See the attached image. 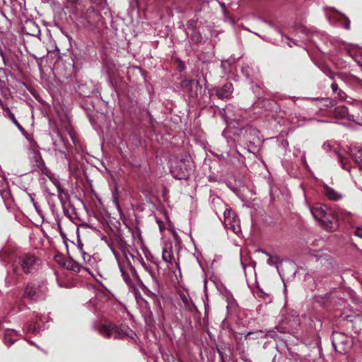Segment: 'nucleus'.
I'll use <instances>...</instances> for the list:
<instances>
[{
  "label": "nucleus",
  "instance_id": "4",
  "mask_svg": "<svg viewBox=\"0 0 362 362\" xmlns=\"http://www.w3.org/2000/svg\"><path fill=\"white\" fill-rule=\"evenodd\" d=\"M314 218L321 223L322 226H326L329 222V209L324 204H316L310 208Z\"/></svg>",
  "mask_w": 362,
  "mask_h": 362
},
{
  "label": "nucleus",
  "instance_id": "51",
  "mask_svg": "<svg viewBox=\"0 0 362 362\" xmlns=\"http://www.w3.org/2000/svg\"><path fill=\"white\" fill-rule=\"evenodd\" d=\"M286 38L291 42V40L288 37L286 36Z\"/></svg>",
  "mask_w": 362,
  "mask_h": 362
},
{
  "label": "nucleus",
  "instance_id": "16",
  "mask_svg": "<svg viewBox=\"0 0 362 362\" xmlns=\"http://www.w3.org/2000/svg\"><path fill=\"white\" fill-rule=\"evenodd\" d=\"M351 153L356 163L361 165L362 164V147H356L351 149ZM360 168L362 169V166Z\"/></svg>",
  "mask_w": 362,
  "mask_h": 362
},
{
  "label": "nucleus",
  "instance_id": "5",
  "mask_svg": "<svg viewBox=\"0 0 362 362\" xmlns=\"http://www.w3.org/2000/svg\"><path fill=\"white\" fill-rule=\"evenodd\" d=\"M223 223L226 227L230 229L234 233L238 234L241 229L239 219L235 213L230 209H226L223 213Z\"/></svg>",
  "mask_w": 362,
  "mask_h": 362
},
{
  "label": "nucleus",
  "instance_id": "37",
  "mask_svg": "<svg viewBox=\"0 0 362 362\" xmlns=\"http://www.w3.org/2000/svg\"><path fill=\"white\" fill-rule=\"evenodd\" d=\"M13 123L18 127V129L21 131H23L24 129L22 127V126L18 123L16 119L15 120H12Z\"/></svg>",
  "mask_w": 362,
  "mask_h": 362
},
{
  "label": "nucleus",
  "instance_id": "26",
  "mask_svg": "<svg viewBox=\"0 0 362 362\" xmlns=\"http://www.w3.org/2000/svg\"><path fill=\"white\" fill-rule=\"evenodd\" d=\"M93 4L103 9L106 6V0H90Z\"/></svg>",
  "mask_w": 362,
  "mask_h": 362
},
{
  "label": "nucleus",
  "instance_id": "46",
  "mask_svg": "<svg viewBox=\"0 0 362 362\" xmlns=\"http://www.w3.org/2000/svg\"><path fill=\"white\" fill-rule=\"evenodd\" d=\"M28 342H29L30 344H32V345H35V343H34L33 341H28Z\"/></svg>",
  "mask_w": 362,
  "mask_h": 362
},
{
  "label": "nucleus",
  "instance_id": "28",
  "mask_svg": "<svg viewBox=\"0 0 362 362\" xmlns=\"http://www.w3.org/2000/svg\"><path fill=\"white\" fill-rule=\"evenodd\" d=\"M109 247H110L111 251L112 252L115 257L116 258L117 263L119 264V262H121L119 254L118 253V252H117L115 248L114 247H112L111 245H109Z\"/></svg>",
  "mask_w": 362,
  "mask_h": 362
},
{
  "label": "nucleus",
  "instance_id": "30",
  "mask_svg": "<svg viewBox=\"0 0 362 362\" xmlns=\"http://www.w3.org/2000/svg\"><path fill=\"white\" fill-rule=\"evenodd\" d=\"M323 71L330 78H332V79L334 78V73L329 68H325Z\"/></svg>",
  "mask_w": 362,
  "mask_h": 362
},
{
  "label": "nucleus",
  "instance_id": "47",
  "mask_svg": "<svg viewBox=\"0 0 362 362\" xmlns=\"http://www.w3.org/2000/svg\"><path fill=\"white\" fill-rule=\"evenodd\" d=\"M176 266L180 269V264H179V262H176Z\"/></svg>",
  "mask_w": 362,
  "mask_h": 362
},
{
  "label": "nucleus",
  "instance_id": "20",
  "mask_svg": "<svg viewBox=\"0 0 362 362\" xmlns=\"http://www.w3.org/2000/svg\"><path fill=\"white\" fill-rule=\"evenodd\" d=\"M336 116L340 118H345L348 115V109L345 106H339L335 109Z\"/></svg>",
  "mask_w": 362,
  "mask_h": 362
},
{
  "label": "nucleus",
  "instance_id": "23",
  "mask_svg": "<svg viewBox=\"0 0 362 362\" xmlns=\"http://www.w3.org/2000/svg\"><path fill=\"white\" fill-rule=\"evenodd\" d=\"M2 110L5 112V115L8 117L11 121L15 120L16 117L14 114L11 111L9 107H8L6 105H2Z\"/></svg>",
  "mask_w": 362,
  "mask_h": 362
},
{
  "label": "nucleus",
  "instance_id": "29",
  "mask_svg": "<svg viewBox=\"0 0 362 362\" xmlns=\"http://www.w3.org/2000/svg\"><path fill=\"white\" fill-rule=\"evenodd\" d=\"M339 161H340V163L341 165V167L345 169V170H349L348 168L346 167V159L343 158L340 154L339 155Z\"/></svg>",
  "mask_w": 362,
  "mask_h": 362
},
{
  "label": "nucleus",
  "instance_id": "6",
  "mask_svg": "<svg viewBox=\"0 0 362 362\" xmlns=\"http://www.w3.org/2000/svg\"><path fill=\"white\" fill-rule=\"evenodd\" d=\"M332 345L334 349L341 354H344L346 351V349L349 347L347 337L338 332H333L332 334Z\"/></svg>",
  "mask_w": 362,
  "mask_h": 362
},
{
  "label": "nucleus",
  "instance_id": "3",
  "mask_svg": "<svg viewBox=\"0 0 362 362\" xmlns=\"http://www.w3.org/2000/svg\"><path fill=\"white\" fill-rule=\"evenodd\" d=\"M194 165L190 157L177 160L172 165V173L176 179H187L193 170Z\"/></svg>",
  "mask_w": 362,
  "mask_h": 362
},
{
  "label": "nucleus",
  "instance_id": "44",
  "mask_svg": "<svg viewBox=\"0 0 362 362\" xmlns=\"http://www.w3.org/2000/svg\"><path fill=\"white\" fill-rule=\"evenodd\" d=\"M192 81H182V85L187 84V83H191Z\"/></svg>",
  "mask_w": 362,
  "mask_h": 362
},
{
  "label": "nucleus",
  "instance_id": "2",
  "mask_svg": "<svg viewBox=\"0 0 362 362\" xmlns=\"http://www.w3.org/2000/svg\"><path fill=\"white\" fill-rule=\"evenodd\" d=\"M37 259L34 255L25 254L16 257L13 263V269L16 274H28L35 269Z\"/></svg>",
  "mask_w": 362,
  "mask_h": 362
},
{
  "label": "nucleus",
  "instance_id": "52",
  "mask_svg": "<svg viewBox=\"0 0 362 362\" xmlns=\"http://www.w3.org/2000/svg\"><path fill=\"white\" fill-rule=\"evenodd\" d=\"M139 240H141V237L140 234L139 235Z\"/></svg>",
  "mask_w": 362,
  "mask_h": 362
},
{
  "label": "nucleus",
  "instance_id": "17",
  "mask_svg": "<svg viewBox=\"0 0 362 362\" xmlns=\"http://www.w3.org/2000/svg\"><path fill=\"white\" fill-rule=\"evenodd\" d=\"M58 198L60 200L62 204L65 206L69 200V194L62 187L57 189Z\"/></svg>",
  "mask_w": 362,
  "mask_h": 362
},
{
  "label": "nucleus",
  "instance_id": "13",
  "mask_svg": "<svg viewBox=\"0 0 362 362\" xmlns=\"http://www.w3.org/2000/svg\"><path fill=\"white\" fill-rule=\"evenodd\" d=\"M162 259L168 264V265H173L175 262V257L173 252L172 247H164L162 252Z\"/></svg>",
  "mask_w": 362,
  "mask_h": 362
},
{
  "label": "nucleus",
  "instance_id": "33",
  "mask_svg": "<svg viewBox=\"0 0 362 362\" xmlns=\"http://www.w3.org/2000/svg\"><path fill=\"white\" fill-rule=\"evenodd\" d=\"M77 243H78V249L80 250V252H81V254H82L83 252H85L83 250V244L82 243L81 240L78 238V240H77Z\"/></svg>",
  "mask_w": 362,
  "mask_h": 362
},
{
  "label": "nucleus",
  "instance_id": "42",
  "mask_svg": "<svg viewBox=\"0 0 362 362\" xmlns=\"http://www.w3.org/2000/svg\"><path fill=\"white\" fill-rule=\"evenodd\" d=\"M345 28L346 30H349L350 29V21L349 20H347V22L345 25Z\"/></svg>",
  "mask_w": 362,
  "mask_h": 362
},
{
  "label": "nucleus",
  "instance_id": "12",
  "mask_svg": "<svg viewBox=\"0 0 362 362\" xmlns=\"http://www.w3.org/2000/svg\"><path fill=\"white\" fill-rule=\"evenodd\" d=\"M119 270L122 274V276H123V279L125 281V282L128 284H130L131 279H130L129 274H127V272H128V270L132 269L131 264L129 262H127L126 263H124V262L122 263V262H119Z\"/></svg>",
  "mask_w": 362,
  "mask_h": 362
},
{
  "label": "nucleus",
  "instance_id": "32",
  "mask_svg": "<svg viewBox=\"0 0 362 362\" xmlns=\"http://www.w3.org/2000/svg\"><path fill=\"white\" fill-rule=\"evenodd\" d=\"M355 235L362 238V226L358 227L355 230Z\"/></svg>",
  "mask_w": 362,
  "mask_h": 362
},
{
  "label": "nucleus",
  "instance_id": "48",
  "mask_svg": "<svg viewBox=\"0 0 362 362\" xmlns=\"http://www.w3.org/2000/svg\"><path fill=\"white\" fill-rule=\"evenodd\" d=\"M31 200H32V202H33L34 206L36 207V205H35V202H34V199H33L32 197H31Z\"/></svg>",
  "mask_w": 362,
  "mask_h": 362
},
{
  "label": "nucleus",
  "instance_id": "39",
  "mask_svg": "<svg viewBox=\"0 0 362 362\" xmlns=\"http://www.w3.org/2000/svg\"><path fill=\"white\" fill-rule=\"evenodd\" d=\"M119 249L122 250V253H123V255H124V257H125V258H127V252H126V247H125V246H124V245H119Z\"/></svg>",
  "mask_w": 362,
  "mask_h": 362
},
{
  "label": "nucleus",
  "instance_id": "41",
  "mask_svg": "<svg viewBox=\"0 0 362 362\" xmlns=\"http://www.w3.org/2000/svg\"><path fill=\"white\" fill-rule=\"evenodd\" d=\"M60 235H61V236H62V238H63L64 241V242H66V234H65V233H64L63 230H61Z\"/></svg>",
  "mask_w": 362,
  "mask_h": 362
},
{
  "label": "nucleus",
  "instance_id": "19",
  "mask_svg": "<svg viewBox=\"0 0 362 362\" xmlns=\"http://www.w3.org/2000/svg\"><path fill=\"white\" fill-rule=\"evenodd\" d=\"M259 252H261L269 257V259H267V264L270 266H274L277 265L279 262H280L279 258L276 256L272 257L271 256L268 252L263 250H259Z\"/></svg>",
  "mask_w": 362,
  "mask_h": 362
},
{
  "label": "nucleus",
  "instance_id": "31",
  "mask_svg": "<svg viewBox=\"0 0 362 362\" xmlns=\"http://www.w3.org/2000/svg\"><path fill=\"white\" fill-rule=\"evenodd\" d=\"M337 94H338V98L341 100H345L346 98V94L344 91H342L341 90H339L337 91Z\"/></svg>",
  "mask_w": 362,
  "mask_h": 362
},
{
  "label": "nucleus",
  "instance_id": "35",
  "mask_svg": "<svg viewBox=\"0 0 362 362\" xmlns=\"http://www.w3.org/2000/svg\"><path fill=\"white\" fill-rule=\"evenodd\" d=\"M356 184L358 188L362 190V175L358 178V180L356 181Z\"/></svg>",
  "mask_w": 362,
  "mask_h": 362
},
{
  "label": "nucleus",
  "instance_id": "34",
  "mask_svg": "<svg viewBox=\"0 0 362 362\" xmlns=\"http://www.w3.org/2000/svg\"><path fill=\"white\" fill-rule=\"evenodd\" d=\"M59 139H60V141L62 142L64 144V146L65 148L67 147V144H68V139H65L64 138L62 135H59Z\"/></svg>",
  "mask_w": 362,
  "mask_h": 362
},
{
  "label": "nucleus",
  "instance_id": "15",
  "mask_svg": "<svg viewBox=\"0 0 362 362\" xmlns=\"http://www.w3.org/2000/svg\"><path fill=\"white\" fill-rule=\"evenodd\" d=\"M81 255L83 258V264H85V269L86 271H89L88 267H93L95 265L96 262L95 258L87 254L86 252H83V253Z\"/></svg>",
  "mask_w": 362,
  "mask_h": 362
},
{
  "label": "nucleus",
  "instance_id": "10",
  "mask_svg": "<svg viewBox=\"0 0 362 362\" xmlns=\"http://www.w3.org/2000/svg\"><path fill=\"white\" fill-rule=\"evenodd\" d=\"M233 87L231 83H226L222 88L216 90V95L221 98L224 99L228 98L233 93Z\"/></svg>",
  "mask_w": 362,
  "mask_h": 362
},
{
  "label": "nucleus",
  "instance_id": "36",
  "mask_svg": "<svg viewBox=\"0 0 362 362\" xmlns=\"http://www.w3.org/2000/svg\"><path fill=\"white\" fill-rule=\"evenodd\" d=\"M331 88L334 93H337L339 90L338 85L335 82L332 83Z\"/></svg>",
  "mask_w": 362,
  "mask_h": 362
},
{
  "label": "nucleus",
  "instance_id": "7",
  "mask_svg": "<svg viewBox=\"0 0 362 362\" xmlns=\"http://www.w3.org/2000/svg\"><path fill=\"white\" fill-rule=\"evenodd\" d=\"M101 15L94 8H88L81 16V23L86 27H93L100 21Z\"/></svg>",
  "mask_w": 362,
  "mask_h": 362
},
{
  "label": "nucleus",
  "instance_id": "50",
  "mask_svg": "<svg viewBox=\"0 0 362 362\" xmlns=\"http://www.w3.org/2000/svg\"><path fill=\"white\" fill-rule=\"evenodd\" d=\"M245 362H252L251 361L248 360V359H245L244 360Z\"/></svg>",
  "mask_w": 362,
  "mask_h": 362
},
{
  "label": "nucleus",
  "instance_id": "27",
  "mask_svg": "<svg viewBox=\"0 0 362 362\" xmlns=\"http://www.w3.org/2000/svg\"><path fill=\"white\" fill-rule=\"evenodd\" d=\"M28 330L33 333H35L39 330V325L36 324H30V325H28Z\"/></svg>",
  "mask_w": 362,
  "mask_h": 362
},
{
  "label": "nucleus",
  "instance_id": "49",
  "mask_svg": "<svg viewBox=\"0 0 362 362\" xmlns=\"http://www.w3.org/2000/svg\"><path fill=\"white\" fill-rule=\"evenodd\" d=\"M288 45L290 47H292V44H291V42H288Z\"/></svg>",
  "mask_w": 362,
  "mask_h": 362
},
{
  "label": "nucleus",
  "instance_id": "14",
  "mask_svg": "<svg viewBox=\"0 0 362 362\" xmlns=\"http://www.w3.org/2000/svg\"><path fill=\"white\" fill-rule=\"evenodd\" d=\"M324 193L329 199L333 201H337L342 198L341 193L327 185L325 186Z\"/></svg>",
  "mask_w": 362,
  "mask_h": 362
},
{
  "label": "nucleus",
  "instance_id": "45",
  "mask_svg": "<svg viewBox=\"0 0 362 362\" xmlns=\"http://www.w3.org/2000/svg\"><path fill=\"white\" fill-rule=\"evenodd\" d=\"M70 3L74 4L76 3L78 0H68Z\"/></svg>",
  "mask_w": 362,
  "mask_h": 362
},
{
  "label": "nucleus",
  "instance_id": "22",
  "mask_svg": "<svg viewBox=\"0 0 362 362\" xmlns=\"http://www.w3.org/2000/svg\"><path fill=\"white\" fill-rule=\"evenodd\" d=\"M30 155L34 154V153H40L39 147L37 143L34 140H30V146L28 147Z\"/></svg>",
  "mask_w": 362,
  "mask_h": 362
},
{
  "label": "nucleus",
  "instance_id": "21",
  "mask_svg": "<svg viewBox=\"0 0 362 362\" xmlns=\"http://www.w3.org/2000/svg\"><path fill=\"white\" fill-rule=\"evenodd\" d=\"M8 182L4 176H0V194L4 196V193H7Z\"/></svg>",
  "mask_w": 362,
  "mask_h": 362
},
{
  "label": "nucleus",
  "instance_id": "24",
  "mask_svg": "<svg viewBox=\"0 0 362 362\" xmlns=\"http://www.w3.org/2000/svg\"><path fill=\"white\" fill-rule=\"evenodd\" d=\"M190 39L193 42L198 43L202 40V35L199 32L193 30L192 33L191 34Z\"/></svg>",
  "mask_w": 362,
  "mask_h": 362
},
{
  "label": "nucleus",
  "instance_id": "38",
  "mask_svg": "<svg viewBox=\"0 0 362 362\" xmlns=\"http://www.w3.org/2000/svg\"><path fill=\"white\" fill-rule=\"evenodd\" d=\"M141 266L143 267V268L148 272L151 273V270L149 269L148 267L147 266V264L144 262V260H142L141 262Z\"/></svg>",
  "mask_w": 362,
  "mask_h": 362
},
{
  "label": "nucleus",
  "instance_id": "8",
  "mask_svg": "<svg viewBox=\"0 0 362 362\" xmlns=\"http://www.w3.org/2000/svg\"><path fill=\"white\" fill-rule=\"evenodd\" d=\"M47 291L45 286H37L34 284H28L25 287V296L33 300L43 298Z\"/></svg>",
  "mask_w": 362,
  "mask_h": 362
},
{
  "label": "nucleus",
  "instance_id": "43",
  "mask_svg": "<svg viewBox=\"0 0 362 362\" xmlns=\"http://www.w3.org/2000/svg\"><path fill=\"white\" fill-rule=\"evenodd\" d=\"M57 227H58V230H59V233H61V230H63L61 224L59 223Z\"/></svg>",
  "mask_w": 362,
  "mask_h": 362
},
{
  "label": "nucleus",
  "instance_id": "9",
  "mask_svg": "<svg viewBox=\"0 0 362 362\" xmlns=\"http://www.w3.org/2000/svg\"><path fill=\"white\" fill-rule=\"evenodd\" d=\"M30 161L33 163L32 170H40L42 173H45V170H46L47 168L40 153H34V154L30 155Z\"/></svg>",
  "mask_w": 362,
  "mask_h": 362
},
{
  "label": "nucleus",
  "instance_id": "40",
  "mask_svg": "<svg viewBox=\"0 0 362 362\" xmlns=\"http://www.w3.org/2000/svg\"><path fill=\"white\" fill-rule=\"evenodd\" d=\"M54 146H55V148H59V151L61 153H62V154H64V155H66L65 152H64L62 149H60V148H59V144H58L57 141H55V142H54Z\"/></svg>",
  "mask_w": 362,
  "mask_h": 362
},
{
  "label": "nucleus",
  "instance_id": "11",
  "mask_svg": "<svg viewBox=\"0 0 362 362\" xmlns=\"http://www.w3.org/2000/svg\"><path fill=\"white\" fill-rule=\"evenodd\" d=\"M18 338L17 332L13 329H7L6 330L4 336V344L9 346L12 345Z\"/></svg>",
  "mask_w": 362,
  "mask_h": 362
},
{
  "label": "nucleus",
  "instance_id": "25",
  "mask_svg": "<svg viewBox=\"0 0 362 362\" xmlns=\"http://www.w3.org/2000/svg\"><path fill=\"white\" fill-rule=\"evenodd\" d=\"M50 181L54 185V186L57 187V189L62 187L59 181V179L58 177L52 175L48 176Z\"/></svg>",
  "mask_w": 362,
  "mask_h": 362
},
{
  "label": "nucleus",
  "instance_id": "1",
  "mask_svg": "<svg viewBox=\"0 0 362 362\" xmlns=\"http://www.w3.org/2000/svg\"><path fill=\"white\" fill-rule=\"evenodd\" d=\"M99 333L104 337L123 339L124 338L134 339L136 334L128 326L115 325L108 322L103 324L99 328Z\"/></svg>",
  "mask_w": 362,
  "mask_h": 362
},
{
  "label": "nucleus",
  "instance_id": "18",
  "mask_svg": "<svg viewBox=\"0 0 362 362\" xmlns=\"http://www.w3.org/2000/svg\"><path fill=\"white\" fill-rule=\"evenodd\" d=\"M180 297L185 305V307L189 310H192V308L194 307V303H192V299L189 296L188 294L181 293H180Z\"/></svg>",
  "mask_w": 362,
  "mask_h": 362
}]
</instances>
